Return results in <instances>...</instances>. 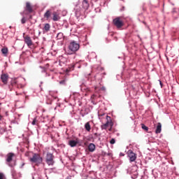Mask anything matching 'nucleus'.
Wrapping results in <instances>:
<instances>
[{"mask_svg": "<svg viewBox=\"0 0 179 179\" xmlns=\"http://www.w3.org/2000/svg\"><path fill=\"white\" fill-rule=\"evenodd\" d=\"M90 89H88V92H90Z\"/></svg>", "mask_w": 179, "mask_h": 179, "instance_id": "e433bc0d", "label": "nucleus"}, {"mask_svg": "<svg viewBox=\"0 0 179 179\" xmlns=\"http://www.w3.org/2000/svg\"><path fill=\"white\" fill-rule=\"evenodd\" d=\"M9 79V75L7 73H2L1 75V80L3 85H8V80Z\"/></svg>", "mask_w": 179, "mask_h": 179, "instance_id": "20e7f679", "label": "nucleus"}, {"mask_svg": "<svg viewBox=\"0 0 179 179\" xmlns=\"http://www.w3.org/2000/svg\"><path fill=\"white\" fill-rule=\"evenodd\" d=\"M80 48V45L79 43H76V41H71L69 45V50L67 52L68 55H72V54H75L76 51L79 50Z\"/></svg>", "mask_w": 179, "mask_h": 179, "instance_id": "f257e3e1", "label": "nucleus"}, {"mask_svg": "<svg viewBox=\"0 0 179 179\" xmlns=\"http://www.w3.org/2000/svg\"><path fill=\"white\" fill-rule=\"evenodd\" d=\"M30 162H31V163H34L35 164H40L43 162V157H32L30 159Z\"/></svg>", "mask_w": 179, "mask_h": 179, "instance_id": "39448f33", "label": "nucleus"}, {"mask_svg": "<svg viewBox=\"0 0 179 179\" xmlns=\"http://www.w3.org/2000/svg\"><path fill=\"white\" fill-rule=\"evenodd\" d=\"M128 157H136V154H135L132 150H129L127 152Z\"/></svg>", "mask_w": 179, "mask_h": 179, "instance_id": "dca6fc26", "label": "nucleus"}, {"mask_svg": "<svg viewBox=\"0 0 179 179\" xmlns=\"http://www.w3.org/2000/svg\"><path fill=\"white\" fill-rule=\"evenodd\" d=\"M65 82H66L65 80L60 81V85H65Z\"/></svg>", "mask_w": 179, "mask_h": 179, "instance_id": "c756f323", "label": "nucleus"}, {"mask_svg": "<svg viewBox=\"0 0 179 179\" xmlns=\"http://www.w3.org/2000/svg\"><path fill=\"white\" fill-rule=\"evenodd\" d=\"M25 10H27V12H29V13H33V7L31 6V4H30L29 2L26 3Z\"/></svg>", "mask_w": 179, "mask_h": 179, "instance_id": "6e6552de", "label": "nucleus"}, {"mask_svg": "<svg viewBox=\"0 0 179 179\" xmlns=\"http://www.w3.org/2000/svg\"><path fill=\"white\" fill-rule=\"evenodd\" d=\"M76 16H80L82 15V10L78 8V6H76Z\"/></svg>", "mask_w": 179, "mask_h": 179, "instance_id": "6ab92c4d", "label": "nucleus"}, {"mask_svg": "<svg viewBox=\"0 0 179 179\" xmlns=\"http://www.w3.org/2000/svg\"><path fill=\"white\" fill-rule=\"evenodd\" d=\"M67 72H69V70H67Z\"/></svg>", "mask_w": 179, "mask_h": 179, "instance_id": "4c0bfd02", "label": "nucleus"}, {"mask_svg": "<svg viewBox=\"0 0 179 179\" xmlns=\"http://www.w3.org/2000/svg\"><path fill=\"white\" fill-rule=\"evenodd\" d=\"M122 156H124V155L122 154Z\"/></svg>", "mask_w": 179, "mask_h": 179, "instance_id": "58836bf2", "label": "nucleus"}, {"mask_svg": "<svg viewBox=\"0 0 179 179\" xmlns=\"http://www.w3.org/2000/svg\"><path fill=\"white\" fill-rule=\"evenodd\" d=\"M162 132V123H157V129L155 130V134H160Z\"/></svg>", "mask_w": 179, "mask_h": 179, "instance_id": "2eb2a0df", "label": "nucleus"}, {"mask_svg": "<svg viewBox=\"0 0 179 179\" xmlns=\"http://www.w3.org/2000/svg\"><path fill=\"white\" fill-rule=\"evenodd\" d=\"M88 150H90V152H94V150H96V145L94 143H90Z\"/></svg>", "mask_w": 179, "mask_h": 179, "instance_id": "4468645a", "label": "nucleus"}, {"mask_svg": "<svg viewBox=\"0 0 179 179\" xmlns=\"http://www.w3.org/2000/svg\"><path fill=\"white\" fill-rule=\"evenodd\" d=\"M141 128L142 129H144V131H149V127H146V125H145V124H141Z\"/></svg>", "mask_w": 179, "mask_h": 179, "instance_id": "5701e85b", "label": "nucleus"}, {"mask_svg": "<svg viewBox=\"0 0 179 179\" xmlns=\"http://www.w3.org/2000/svg\"><path fill=\"white\" fill-rule=\"evenodd\" d=\"M111 128H113V127H110V128L109 129V131H111Z\"/></svg>", "mask_w": 179, "mask_h": 179, "instance_id": "72a5a7b5", "label": "nucleus"}, {"mask_svg": "<svg viewBox=\"0 0 179 179\" xmlns=\"http://www.w3.org/2000/svg\"><path fill=\"white\" fill-rule=\"evenodd\" d=\"M122 156H124V155L122 154Z\"/></svg>", "mask_w": 179, "mask_h": 179, "instance_id": "ea45409f", "label": "nucleus"}, {"mask_svg": "<svg viewBox=\"0 0 179 179\" xmlns=\"http://www.w3.org/2000/svg\"><path fill=\"white\" fill-rule=\"evenodd\" d=\"M25 156H29V157L32 156V157H38V155L33 154V152H27L25 154Z\"/></svg>", "mask_w": 179, "mask_h": 179, "instance_id": "aec40b11", "label": "nucleus"}, {"mask_svg": "<svg viewBox=\"0 0 179 179\" xmlns=\"http://www.w3.org/2000/svg\"><path fill=\"white\" fill-rule=\"evenodd\" d=\"M113 23L114 26L117 27V29H121L124 26V20H122V17H117L116 18L113 19Z\"/></svg>", "mask_w": 179, "mask_h": 179, "instance_id": "f03ea898", "label": "nucleus"}, {"mask_svg": "<svg viewBox=\"0 0 179 179\" xmlns=\"http://www.w3.org/2000/svg\"><path fill=\"white\" fill-rule=\"evenodd\" d=\"M55 99H57V97H55Z\"/></svg>", "mask_w": 179, "mask_h": 179, "instance_id": "a19ab883", "label": "nucleus"}, {"mask_svg": "<svg viewBox=\"0 0 179 179\" xmlns=\"http://www.w3.org/2000/svg\"><path fill=\"white\" fill-rule=\"evenodd\" d=\"M44 18L46 19V20H48L50 17H51V10H47L46 12L44 13Z\"/></svg>", "mask_w": 179, "mask_h": 179, "instance_id": "f8f14e48", "label": "nucleus"}, {"mask_svg": "<svg viewBox=\"0 0 179 179\" xmlns=\"http://www.w3.org/2000/svg\"><path fill=\"white\" fill-rule=\"evenodd\" d=\"M1 52L3 54V55H8V48H3L1 49Z\"/></svg>", "mask_w": 179, "mask_h": 179, "instance_id": "4be33fe9", "label": "nucleus"}, {"mask_svg": "<svg viewBox=\"0 0 179 179\" xmlns=\"http://www.w3.org/2000/svg\"><path fill=\"white\" fill-rule=\"evenodd\" d=\"M24 43H27L28 47H31L33 45V41H31V38L28 35L24 36Z\"/></svg>", "mask_w": 179, "mask_h": 179, "instance_id": "423d86ee", "label": "nucleus"}, {"mask_svg": "<svg viewBox=\"0 0 179 179\" xmlns=\"http://www.w3.org/2000/svg\"><path fill=\"white\" fill-rule=\"evenodd\" d=\"M15 156H16L15 155V153L13 152H9L8 155H7V157H15Z\"/></svg>", "mask_w": 179, "mask_h": 179, "instance_id": "393cba45", "label": "nucleus"}, {"mask_svg": "<svg viewBox=\"0 0 179 179\" xmlns=\"http://www.w3.org/2000/svg\"><path fill=\"white\" fill-rule=\"evenodd\" d=\"M36 122H37V120L35 118L31 122L32 125H36Z\"/></svg>", "mask_w": 179, "mask_h": 179, "instance_id": "c85d7f7f", "label": "nucleus"}, {"mask_svg": "<svg viewBox=\"0 0 179 179\" xmlns=\"http://www.w3.org/2000/svg\"><path fill=\"white\" fill-rule=\"evenodd\" d=\"M114 143H115V138H112L110 141V145H114Z\"/></svg>", "mask_w": 179, "mask_h": 179, "instance_id": "cd10ccee", "label": "nucleus"}, {"mask_svg": "<svg viewBox=\"0 0 179 179\" xmlns=\"http://www.w3.org/2000/svg\"><path fill=\"white\" fill-rule=\"evenodd\" d=\"M85 128L87 132H90L92 127H90V123L89 122L85 124Z\"/></svg>", "mask_w": 179, "mask_h": 179, "instance_id": "a211bd4d", "label": "nucleus"}, {"mask_svg": "<svg viewBox=\"0 0 179 179\" xmlns=\"http://www.w3.org/2000/svg\"><path fill=\"white\" fill-rule=\"evenodd\" d=\"M78 142L75 141V140H71L69 141V145L71 147V148H75V146H76L78 145Z\"/></svg>", "mask_w": 179, "mask_h": 179, "instance_id": "ddd939ff", "label": "nucleus"}, {"mask_svg": "<svg viewBox=\"0 0 179 179\" xmlns=\"http://www.w3.org/2000/svg\"><path fill=\"white\" fill-rule=\"evenodd\" d=\"M129 160L130 163H132V162H135L136 160V157H130Z\"/></svg>", "mask_w": 179, "mask_h": 179, "instance_id": "bb28decb", "label": "nucleus"}, {"mask_svg": "<svg viewBox=\"0 0 179 179\" xmlns=\"http://www.w3.org/2000/svg\"><path fill=\"white\" fill-rule=\"evenodd\" d=\"M57 40H62V38H64V34H62V32L58 33L57 35Z\"/></svg>", "mask_w": 179, "mask_h": 179, "instance_id": "412c9836", "label": "nucleus"}, {"mask_svg": "<svg viewBox=\"0 0 179 179\" xmlns=\"http://www.w3.org/2000/svg\"><path fill=\"white\" fill-rule=\"evenodd\" d=\"M89 0H83V8L85 10H87L89 9Z\"/></svg>", "mask_w": 179, "mask_h": 179, "instance_id": "1a4fd4ad", "label": "nucleus"}, {"mask_svg": "<svg viewBox=\"0 0 179 179\" xmlns=\"http://www.w3.org/2000/svg\"><path fill=\"white\" fill-rule=\"evenodd\" d=\"M49 157H52V154H50V155H49Z\"/></svg>", "mask_w": 179, "mask_h": 179, "instance_id": "2f4dec72", "label": "nucleus"}, {"mask_svg": "<svg viewBox=\"0 0 179 179\" xmlns=\"http://www.w3.org/2000/svg\"><path fill=\"white\" fill-rule=\"evenodd\" d=\"M26 22H27V19H26V17H23L21 20L22 24H24V23H26Z\"/></svg>", "mask_w": 179, "mask_h": 179, "instance_id": "b1692460", "label": "nucleus"}, {"mask_svg": "<svg viewBox=\"0 0 179 179\" xmlns=\"http://www.w3.org/2000/svg\"><path fill=\"white\" fill-rule=\"evenodd\" d=\"M94 136H97V133H95V134H94Z\"/></svg>", "mask_w": 179, "mask_h": 179, "instance_id": "473e14b6", "label": "nucleus"}, {"mask_svg": "<svg viewBox=\"0 0 179 179\" xmlns=\"http://www.w3.org/2000/svg\"><path fill=\"white\" fill-rule=\"evenodd\" d=\"M29 19H33V15H29Z\"/></svg>", "mask_w": 179, "mask_h": 179, "instance_id": "7c9ffc66", "label": "nucleus"}, {"mask_svg": "<svg viewBox=\"0 0 179 179\" xmlns=\"http://www.w3.org/2000/svg\"><path fill=\"white\" fill-rule=\"evenodd\" d=\"M46 162L49 166H52L54 164V160L52 159V157H49L46 159Z\"/></svg>", "mask_w": 179, "mask_h": 179, "instance_id": "f3484780", "label": "nucleus"}, {"mask_svg": "<svg viewBox=\"0 0 179 179\" xmlns=\"http://www.w3.org/2000/svg\"><path fill=\"white\" fill-rule=\"evenodd\" d=\"M50 29H51V26L50 25V24H45L44 27L43 29V33H48V31H50Z\"/></svg>", "mask_w": 179, "mask_h": 179, "instance_id": "9b49d317", "label": "nucleus"}, {"mask_svg": "<svg viewBox=\"0 0 179 179\" xmlns=\"http://www.w3.org/2000/svg\"><path fill=\"white\" fill-rule=\"evenodd\" d=\"M114 123H113V120H111V117L106 115V122L101 126V129H107L108 127H113Z\"/></svg>", "mask_w": 179, "mask_h": 179, "instance_id": "7ed1b4c3", "label": "nucleus"}, {"mask_svg": "<svg viewBox=\"0 0 179 179\" xmlns=\"http://www.w3.org/2000/svg\"><path fill=\"white\" fill-rule=\"evenodd\" d=\"M6 164L10 166V167H13L14 166L16 165V161L13 160V158L12 157H8L6 159Z\"/></svg>", "mask_w": 179, "mask_h": 179, "instance_id": "0eeeda50", "label": "nucleus"}, {"mask_svg": "<svg viewBox=\"0 0 179 179\" xmlns=\"http://www.w3.org/2000/svg\"><path fill=\"white\" fill-rule=\"evenodd\" d=\"M1 118H2V116L0 115V120H1Z\"/></svg>", "mask_w": 179, "mask_h": 179, "instance_id": "c9c22d12", "label": "nucleus"}, {"mask_svg": "<svg viewBox=\"0 0 179 179\" xmlns=\"http://www.w3.org/2000/svg\"><path fill=\"white\" fill-rule=\"evenodd\" d=\"M95 96H95L94 94H93L92 97H95Z\"/></svg>", "mask_w": 179, "mask_h": 179, "instance_id": "f704fd0d", "label": "nucleus"}, {"mask_svg": "<svg viewBox=\"0 0 179 179\" xmlns=\"http://www.w3.org/2000/svg\"><path fill=\"white\" fill-rule=\"evenodd\" d=\"M52 15H53L52 20L54 22H58V20L61 19V17H59V15H58L57 12H53Z\"/></svg>", "mask_w": 179, "mask_h": 179, "instance_id": "9d476101", "label": "nucleus"}, {"mask_svg": "<svg viewBox=\"0 0 179 179\" xmlns=\"http://www.w3.org/2000/svg\"><path fill=\"white\" fill-rule=\"evenodd\" d=\"M0 179H6L5 174L0 173Z\"/></svg>", "mask_w": 179, "mask_h": 179, "instance_id": "a878e982", "label": "nucleus"}]
</instances>
